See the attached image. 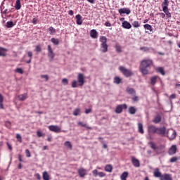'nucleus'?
<instances>
[{"label":"nucleus","instance_id":"f257e3e1","mask_svg":"<svg viewBox=\"0 0 180 180\" xmlns=\"http://www.w3.org/2000/svg\"><path fill=\"white\" fill-rule=\"evenodd\" d=\"M153 60L151 59H143L141 60L139 70L143 75H147L149 74L151 67H153Z\"/></svg>","mask_w":180,"mask_h":180},{"label":"nucleus","instance_id":"f03ea898","mask_svg":"<svg viewBox=\"0 0 180 180\" xmlns=\"http://www.w3.org/2000/svg\"><path fill=\"white\" fill-rule=\"evenodd\" d=\"M153 176L155 178H159L160 180H172V175L165 173L162 174L161 172H160V169H155L153 172Z\"/></svg>","mask_w":180,"mask_h":180},{"label":"nucleus","instance_id":"7ed1b4c3","mask_svg":"<svg viewBox=\"0 0 180 180\" xmlns=\"http://www.w3.org/2000/svg\"><path fill=\"white\" fill-rule=\"evenodd\" d=\"M101 51L102 53H108V38L105 36L100 37Z\"/></svg>","mask_w":180,"mask_h":180},{"label":"nucleus","instance_id":"20e7f679","mask_svg":"<svg viewBox=\"0 0 180 180\" xmlns=\"http://www.w3.org/2000/svg\"><path fill=\"white\" fill-rule=\"evenodd\" d=\"M119 70L120 72H122L123 75L126 77V78H129V77H131L132 75H134L133 72H131V70L123 66H120Z\"/></svg>","mask_w":180,"mask_h":180},{"label":"nucleus","instance_id":"39448f33","mask_svg":"<svg viewBox=\"0 0 180 180\" xmlns=\"http://www.w3.org/2000/svg\"><path fill=\"white\" fill-rule=\"evenodd\" d=\"M166 136L169 140H174L176 137V131L173 129H167L166 131Z\"/></svg>","mask_w":180,"mask_h":180},{"label":"nucleus","instance_id":"423d86ee","mask_svg":"<svg viewBox=\"0 0 180 180\" xmlns=\"http://www.w3.org/2000/svg\"><path fill=\"white\" fill-rule=\"evenodd\" d=\"M156 134H158L159 136H162V137L167 136V127H157Z\"/></svg>","mask_w":180,"mask_h":180},{"label":"nucleus","instance_id":"0eeeda50","mask_svg":"<svg viewBox=\"0 0 180 180\" xmlns=\"http://www.w3.org/2000/svg\"><path fill=\"white\" fill-rule=\"evenodd\" d=\"M123 109H127V104H120L115 108V113L118 115L123 112Z\"/></svg>","mask_w":180,"mask_h":180},{"label":"nucleus","instance_id":"6e6552de","mask_svg":"<svg viewBox=\"0 0 180 180\" xmlns=\"http://www.w3.org/2000/svg\"><path fill=\"white\" fill-rule=\"evenodd\" d=\"M77 82L79 83V86H83L84 84H85V79L84 78V75L82 73L78 74Z\"/></svg>","mask_w":180,"mask_h":180},{"label":"nucleus","instance_id":"1a4fd4ad","mask_svg":"<svg viewBox=\"0 0 180 180\" xmlns=\"http://www.w3.org/2000/svg\"><path fill=\"white\" fill-rule=\"evenodd\" d=\"M77 174L80 178H85V176L87 175V171L84 167H80L77 170Z\"/></svg>","mask_w":180,"mask_h":180},{"label":"nucleus","instance_id":"9d476101","mask_svg":"<svg viewBox=\"0 0 180 180\" xmlns=\"http://www.w3.org/2000/svg\"><path fill=\"white\" fill-rule=\"evenodd\" d=\"M49 129L51 131H53L54 133H60V131H61V128L57 125H50Z\"/></svg>","mask_w":180,"mask_h":180},{"label":"nucleus","instance_id":"9b49d317","mask_svg":"<svg viewBox=\"0 0 180 180\" xmlns=\"http://www.w3.org/2000/svg\"><path fill=\"white\" fill-rule=\"evenodd\" d=\"M148 134H157V127L154 125H150L148 127Z\"/></svg>","mask_w":180,"mask_h":180},{"label":"nucleus","instance_id":"f8f14e48","mask_svg":"<svg viewBox=\"0 0 180 180\" xmlns=\"http://www.w3.org/2000/svg\"><path fill=\"white\" fill-rule=\"evenodd\" d=\"M178 149L176 148V145H172L168 150V154L169 155H174L176 154V150Z\"/></svg>","mask_w":180,"mask_h":180},{"label":"nucleus","instance_id":"ddd939ff","mask_svg":"<svg viewBox=\"0 0 180 180\" xmlns=\"http://www.w3.org/2000/svg\"><path fill=\"white\" fill-rule=\"evenodd\" d=\"M118 12L121 16H123L124 13H126V15H130L131 11H130V8H124L119 9Z\"/></svg>","mask_w":180,"mask_h":180},{"label":"nucleus","instance_id":"4468645a","mask_svg":"<svg viewBox=\"0 0 180 180\" xmlns=\"http://www.w3.org/2000/svg\"><path fill=\"white\" fill-rule=\"evenodd\" d=\"M48 57L51 58V60H54V57H56V53L53 51V49H51V46L48 45Z\"/></svg>","mask_w":180,"mask_h":180},{"label":"nucleus","instance_id":"2eb2a0df","mask_svg":"<svg viewBox=\"0 0 180 180\" xmlns=\"http://www.w3.org/2000/svg\"><path fill=\"white\" fill-rule=\"evenodd\" d=\"M131 161L132 162V165H134V167H135V168H139V167H140V161L139 160H137L136 158L132 156L131 158Z\"/></svg>","mask_w":180,"mask_h":180},{"label":"nucleus","instance_id":"dca6fc26","mask_svg":"<svg viewBox=\"0 0 180 180\" xmlns=\"http://www.w3.org/2000/svg\"><path fill=\"white\" fill-rule=\"evenodd\" d=\"M169 5V1L164 0V1L162 3V11H167L168 9Z\"/></svg>","mask_w":180,"mask_h":180},{"label":"nucleus","instance_id":"f3484780","mask_svg":"<svg viewBox=\"0 0 180 180\" xmlns=\"http://www.w3.org/2000/svg\"><path fill=\"white\" fill-rule=\"evenodd\" d=\"M90 36L92 39H98V32H96V30H91L90 31Z\"/></svg>","mask_w":180,"mask_h":180},{"label":"nucleus","instance_id":"a211bd4d","mask_svg":"<svg viewBox=\"0 0 180 180\" xmlns=\"http://www.w3.org/2000/svg\"><path fill=\"white\" fill-rule=\"evenodd\" d=\"M75 18L77 25H82V16L81 14H77Z\"/></svg>","mask_w":180,"mask_h":180},{"label":"nucleus","instance_id":"6ab92c4d","mask_svg":"<svg viewBox=\"0 0 180 180\" xmlns=\"http://www.w3.org/2000/svg\"><path fill=\"white\" fill-rule=\"evenodd\" d=\"M122 26L124 29H131V24L127 21L122 22Z\"/></svg>","mask_w":180,"mask_h":180},{"label":"nucleus","instance_id":"aec40b11","mask_svg":"<svg viewBox=\"0 0 180 180\" xmlns=\"http://www.w3.org/2000/svg\"><path fill=\"white\" fill-rule=\"evenodd\" d=\"M18 98L19 101H26V99H27V93L20 94L18 96Z\"/></svg>","mask_w":180,"mask_h":180},{"label":"nucleus","instance_id":"412c9836","mask_svg":"<svg viewBox=\"0 0 180 180\" xmlns=\"http://www.w3.org/2000/svg\"><path fill=\"white\" fill-rule=\"evenodd\" d=\"M128 112L129 115H136V112H137V109L134 106H130L128 108Z\"/></svg>","mask_w":180,"mask_h":180},{"label":"nucleus","instance_id":"4be33fe9","mask_svg":"<svg viewBox=\"0 0 180 180\" xmlns=\"http://www.w3.org/2000/svg\"><path fill=\"white\" fill-rule=\"evenodd\" d=\"M161 122V115H158L155 117V118L153 120V122L155 124H158Z\"/></svg>","mask_w":180,"mask_h":180},{"label":"nucleus","instance_id":"5701e85b","mask_svg":"<svg viewBox=\"0 0 180 180\" xmlns=\"http://www.w3.org/2000/svg\"><path fill=\"white\" fill-rule=\"evenodd\" d=\"M6 51H8V49L0 47V57H6Z\"/></svg>","mask_w":180,"mask_h":180},{"label":"nucleus","instance_id":"b1692460","mask_svg":"<svg viewBox=\"0 0 180 180\" xmlns=\"http://www.w3.org/2000/svg\"><path fill=\"white\" fill-rule=\"evenodd\" d=\"M64 146L65 147V148H67V150H72V144H71L70 141H66L64 143Z\"/></svg>","mask_w":180,"mask_h":180},{"label":"nucleus","instance_id":"393cba45","mask_svg":"<svg viewBox=\"0 0 180 180\" xmlns=\"http://www.w3.org/2000/svg\"><path fill=\"white\" fill-rule=\"evenodd\" d=\"M126 92L129 94V95H136V90H134L133 88L127 87Z\"/></svg>","mask_w":180,"mask_h":180},{"label":"nucleus","instance_id":"a878e982","mask_svg":"<svg viewBox=\"0 0 180 180\" xmlns=\"http://www.w3.org/2000/svg\"><path fill=\"white\" fill-rule=\"evenodd\" d=\"M78 125L81 126V127H85L88 130H92V127H89L86 123H84L82 122H79Z\"/></svg>","mask_w":180,"mask_h":180},{"label":"nucleus","instance_id":"bb28decb","mask_svg":"<svg viewBox=\"0 0 180 180\" xmlns=\"http://www.w3.org/2000/svg\"><path fill=\"white\" fill-rule=\"evenodd\" d=\"M122 78L119 77L118 76H116L114 77L113 82L114 84H116L117 85H119V84H122Z\"/></svg>","mask_w":180,"mask_h":180},{"label":"nucleus","instance_id":"cd10ccee","mask_svg":"<svg viewBox=\"0 0 180 180\" xmlns=\"http://www.w3.org/2000/svg\"><path fill=\"white\" fill-rule=\"evenodd\" d=\"M158 79V76H153L150 78V84L154 86L157 84V80Z\"/></svg>","mask_w":180,"mask_h":180},{"label":"nucleus","instance_id":"c85d7f7f","mask_svg":"<svg viewBox=\"0 0 180 180\" xmlns=\"http://www.w3.org/2000/svg\"><path fill=\"white\" fill-rule=\"evenodd\" d=\"M42 178L44 180H50V175L49 174V172H44L42 174Z\"/></svg>","mask_w":180,"mask_h":180},{"label":"nucleus","instance_id":"c756f323","mask_svg":"<svg viewBox=\"0 0 180 180\" xmlns=\"http://www.w3.org/2000/svg\"><path fill=\"white\" fill-rule=\"evenodd\" d=\"M138 130L141 134H144V129H143V124L139 122L138 123Z\"/></svg>","mask_w":180,"mask_h":180},{"label":"nucleus","instance_id":"7c9ffc66","mask_svg":"<svg viewBox=\"0 0 180 180\" xmlns=\"http://www.w3.org/2000/svg\"><path fill=\"white\" fill-rule=\"evenodd\" d=\"M105 171H106V172H112V171H113V167H112V165H107L105 167Z\"/></svg>","mask_w":180,"mask_h":180},{"label":"nucleus","instance_id":"2f4dec72","mask_svg":"<svg viewBox=\"0 0 180 180\" xmlns=\"http://www.w3.org/2000/svg\"><path fill=\"white\" fill-rule=\"evenodd\" d=\"M20 8H22V5L20 4V0H16L15 8L16 9V11H19Z\"/></svg>","mask_w":180,"mask_h":180},{"label":"nucleus","instance_id":"473e14b6","mask_svg":"<svg viewBox=\"0 0 180 180\" xmlns=\"http://www.w3.org/2000/svg\"><path fill=\"white\" fill-rule=\"evenodd\" d=\"M27 54H28V57H30V59L27 61H26V63L30 64L32 63V58L33 57V52L28 51Z\"/></svg>","mask_w":180,"mask_h":180},{"label":"nucleus","instance_id":"72a5a7b5","mask_svg":"<svg viewBox=\"0 0 180 180\" xmlns=\"http://www.w3.org/2000/svg\"><path fill=\"white\" fill-rule=\"evenodd\" d=\"M4 96L0 94V109H4Z\"/></svg>","mask_w":180,"mask_h":180},{"label":"nucleus","instance_id":"f704fd0d","mask_svg":"<svg viewBox=\"0 0 180 180\" xmlns=\"http://www.w3.org/2000/svg\"><path fill=\"white\" fill-rule=\"evenodd\" d=\"M51 41L55 46H58L60 44V41L58 39H56V38H51Z\"/></svg>","mask_w":180,"mask_h":180},{"label":"nucleus","instance_id":"c9c22d12","mask_svg":"<svg viewBox=\"0 0 180 180\" xmlns=\"http://www.w3.org/2000/svg\"><path fill=\"white\" fill-rule=\"evenodd\" d=\"M127 176H129V173L127 172H124L122 174H121V180H126V178H127Z\"/></svg>","mask_w":180,"mask_h":180},{"label":"nucleus","instance_id":"e433bc0d","mask_svg":"<svg viewBox=\"0 0 180 180\" xmlns=\"http://www.w3.org/2000/svg\"><path fill=\"white\" fill-rule=\"evenodd\" d=\"M144 29H146V30H149V32H153V27L151 25H150V24H145L143 25Z\"/></svg>","mask_w":180,"mask_h":180},{"label":"nucleus","instance_id":"4c0bfd02","mask_svg":"<svg viewBox=\"0 0 180 180\" xmlns=\"http://www.w3.org/2000/svg\"><path fill=\"white\" fill-rule=\"evenodd\" d=\"M156 71L158 72H160V74H161V75H165V71L164 70V68L160 67V68H158L156 69Z\"/></svg>","mask_w":180,"mask_h":180},{"label":"nucleus","instance_id":"58836bf2","mask_svg":"<svg viewBox=\"0 0 180 180\" xmlns=\"http://www.w3.org/2000/svg\"><path fill=\"white\" fill-rule=\"evenodd\" d=\"M115 49L117 53H122V46H120V45H119V44H116L115 45Z\"/></svg>","mask_w":180,"mask_h":180},{"label":"nucleus","instance_id":"ea45409f","mask_svg":"<svg viewBox=\"0 0 180 180\" xmlns=\"http://www.w3.org/2000/svg\"><path fill=\"white\" fill-rule=\"evenodd\" d=\"M81 113V109L79 108H76L73 111V115L74 116H78Z\"/></svg>","mask_w":180,"mask_h":180},{"label":"nucleus","instance_id":"a19ab883","mask_svg":"<svg viewBox=\"0 0 180 180\" xmlns=\"http://www.w3.org/2000/svg\"><path fill=\"white\" fill-rule=\"evenodd\" d=\"M150 146V148H152L153 150H154V151H155V150H157L158 148L157 147V146L155 145V143H154V142H150L149 143Z\"/></svg>","mask_w":180,"mask_h":180},{"label":"nucleus","instance_id":"79ce46f5","mask_svg":"<svg viewBox=\"0 0 180 180\" xmlns=\"http://www.w3.org/2000/svg\"><path fill=\"white\" fill-rule=\"evenodd\" d=\"M14 25H13V22L12 21H8L6 22V27H8V29L11 27H13Z\"/></svg>","mask_w":180,"mask_h":180},{"label":"nucleus","instance_id":"37998d69","mask_svg":"<svg viewBox=\"0 0 180 180\" xmlns=\"http://www.w3.org/2000/svg\"><path fill=\"white\" fill-rule=\"evenodd\" d=\"M164 13H165L166 15V17L167 18H172V15H171V13H169V11L167 10H165V11H163Z\"/></svg>","mask_w":180,"mask_h":180},{"label":"nucleus","instance_id":"c03bdc74","mask_svg":"<svg viewBox=\"0 0 180 180\" xmlns=\"http://www.w3.org/2000/svg\"><path fill=\"white\" fill-rule=\"evenodd\" d=\"M139 50H141V51H144L145 53L147 51H150V49L146 46H142L139 49Z\"/></svg>","mask_w":180,"mask_h":180},{"label":"nucleus","instance_id":"a18cd8bd","mask_svg":"<svg viewBox=\"0 0 180 180\" xmlns=\"http://www.w3.org/2000/svg\"><path fill=\"white\" fill-rule=\"evenodd\" d=\"M132 26L136 28L140 27V22H139V21H134L132 23Z\"/></svg>","mask_w":180,"mask_h":180},{"label":"nucleus","instance_id":"49530a36","mask_svg":"<svg viewBox=\"0 0 180 180\" xmlns=\"http://www.w3.org/2000/svg\"><path fill=\"white\" fill-rule=\"evenodd\" d=\"M49 30L50 32V34H56V29H54V27H50Z\"/></svg>","mask_w":180,"mask_h":180},{"label":"nucleus","instance_id":"de8ad7c7","mask_svg":"<svg viewBox=\"0 0 180 180\" xmlns=\"http://www.w3.org/2000/svg\"><path fill=\"white\" fill-rule=\"evenodd\" d=\"M77 84H78V82H77V80H74L72 82V88H77Z\"/></svg>","mask_w":180,"mask_h":180},{"label":"nucleus","instance_id":"09e8293b","mask_svg":"<svg viewBox=\"0 0 180 180\" xmlns=\"http://www.w3.org/2000/svg\"><path fill=\"white\" fill-rule=\"evenodd\" d=\"M16 139H17L18 141H19L20 143H22V136H20V134H17Z\"/></svg>","mask_w":180,"mask_h":180},{"label":"nucleus","instance_id":"8fccbe9b","mask_svg":"<svg viewBox=\"0 0 180 180\" xmlns=\"http://www.w3.org/2000/svg\"><path fill=\"white\" fill-rule=\"evenodd\" d=\"M25 154H26V157H27V158H30L31 155H30V151L29 150V149L25 150Z\"/></svg>","mask_w":180,"mask_h":180},{"label":"nucleus","instance_id":"3c124183","mask_svg":"<svg viewBox=\"0 0 180 180\" xmlns=\"http://www.w3.org/2000/svg\"><path fill=\"white\" fill-rule=\"evenodd\" d=\"M62 83L63 84V85H68V79H67V78L63 79Z\"/></svg>","mask_w":180,"mask_h":180},{"label":"nucleus","instance_id":"603ef678","mask_svg":"<svg viewBox=\"0 0 180 180\" xmlns=\"http://www.w3.org/2000/svg\"><path fill=\"white\" fill-rule=\"evenodd\" d=\"M98 176H100V178H103V176H106V174L103 172H98Z\"/></svg>","mask_w":180,"mask_h":180},{"label":"nucleus","instance_id":"864d4df0","mask_svg":"<svg viewBox=\"0 0 180 180\" xmlns=\"http://www.w3.org/2000/svg\"><path fill=\"white\" fill-rule=\"evenodd\" d=\"M176 161H178L177 157H173L170 159V162H176Z\"/></svg>","mask_w":180,"mask_h":180},{"label":"nucleus","instance_id":"5fc2aeb1","mask_svg":"<svg viewBox=\"0 0 180 180\" xmlns=\"http://www.w3.org/2000/svg\"><path fill=\"white\" fill-rule=\"evenodd\" d=\"M15 71L18 73V74H23V70H22V68H18Z\"/></svg>","mask_w":180,"mask_h":180},{"label":"nucleus","instance_id":"6e6d98bb","mask_svg":"<svg viewBox=\"0 0 180 180\" xmlns=\"http://www.w3.org/2000/svg\"><path fill=\"white\" fill-rule=\"evenodd\" d=\"M35 51H37V53H40V51H41V47H40V46H37L35 48Z\"/></svg>","mask_w":180,"mask_h":180},{"label":"nucleus","instance_id":"4d7b16f0","mask_svg":"<svg viewBox=\"0 0 180 180\" xmlns=\"http://www.w3.org/2000/svg\"><path fill=\"white\" fill-rule=\"evenodd\" d=\"M132 101L133 102H139V96H134V97H132Z\"/></svg>","mask_w":180,"mask_h":180},{"label":"nucleus","instance_id":"13d9d810","mask_svg":"<svg viewBox=\"0 0 180 180\" xmlns=\"http://www.w3.org/2000/svg\"><path fill=\"white\" fill-rule=\"evenodd\" d=\"M41 78H44L45 81H49V75H41Z\"/></svg>","mask_w":180,"mask_h":180},{"label":"nucleus","instance_id":"bf43d9fd","mask_svg":"<svg viewBox=\"0 0 180 180\" xmlns=\"http://www.w3.org/2000/svg\"><path fill=\"white\" fill-rule=\"evenodd\" d=\"M34 176L37 179V180H41V176H40V174H39V173L35 174Z\"/></svg>","mask_w":180,"mask_h":180},{"label":"nucleus","instance_id":"052dcab7","mask_svg":"<svg viewBox=\"0 0 180 180\" xmlns=\"http://www.w3.org/2000/svg\"><path fill=\"white\" fill-rule=\"evenodd\" d=\"M37 137H43V134L40 131H38L37 132Z\"/></svg>","mask_w":180,"mask_h":180},{"label":"nucleus","instance_id":"680f3d73","mask_svg":"<svg viewBox=\"0 0 180 180\" xmlns=\"http://www.w3.org/2000/svg\"><path fill=\"white\" fill-rule=\"evenodd\" d=\"M92 174L93 175H94L95 176H96L98 175V170L97 169H94L92 171Z\"/></svg>","mask_w":180,"mask_h":180},{"label":"nucleus","instance_id":"e2e57ef3","mask_svg":"<svg viewBox=\"0 0 180 180\" xmlns=\"http://www.w3.org/2000/svg\"><path fill=\"white\" fill-rule=\"evenodd\" d=\"M91 112H92V109H91V108L86 109V110H85L86 115H88L89 113H91Z\"/></svg>","mask_w":180,"mask_h":180},{"label":"nucleus","instance_id":"0e129e2a","mask_svg":"<svg viewBox=\"0 0 180 180\" xmlns=\"http://www.w3.org/2000/svg\"><path fill=\"white\" fill-rule=\"evenodd\" d=\"M33 25H37V18H34L32 19Z\"/></svg>","mask_w":180,"mask_h":180},{"label":"nucleus","instance_id":"69168bd1","mask_svg":"<svg viewBox=\"0 0 180 180\" xmlns=\"http://www.w3.org/2000/svg\"><path fill=\"white\" fill-rule=\"evenodd\" d=\"M105 26H106L107 27H110V26H112V24H110V22H105Z\"/></svg>","mask_w":180,"mask_h":180},{"label":"nucleus","instance_id":"338daca9","mask_svg":"<svg viewBox=\"0 0 180 180\" xmlns=\"http://www.w3.org/2000/svg\"><path fill=\"white\" fill-rule=\"evenodd\" d=\"M68 15H70V16H72L74 15V11L72 10H70L68 12Z\"/></svg>","mask_w":180,"mask_h":180},{"label":"nucleus","instance_id":"774afa93","mask_svg":"<svg viewBox=\"0 0 180 180\" xmlns=\"http://www.w3.org/2000/svg\"><path fill=\"white\" fill-rule=\"evenodd\" d=\"M8 148L12 150V145L9 144V142H7Z\"/></svg>","mask_w":180,"mask_h":180}]
</instances>
